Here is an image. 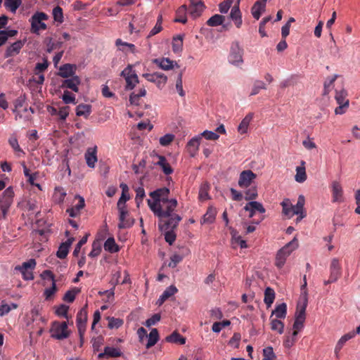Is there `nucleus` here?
Segmentation results:
<instances>
[{"label": "nucleus", "instance_id": "obj_1", "mask_svg": "<svg viewBox=\"0 0 360 360\" xmlns=\"http://www.w3.org/2000/svg\"><path fill=\"white\" fill-rule=\"evenodd\" d=\"M147 202L150 210L159 218V224L163 223V228L167 229L171 227H177L181 220V217L179 214L174 213L178 205L176 199H170L166 201L165 204L161 203L158 205L155 203L150 205V199H148Z\"/></svg>", "mask_w": 360, "mask_h": 360}, {"label": "nucleus", "instance_id": "obj_2", "mask_svg": "<svg viewBox=\"0 0 360 360\" xmlns=\"http://www.w3.org/2000/svg\"><path fill=\"white\" fill-rule=\"evenodd\" d=\"M304 204L305 198L303 195H299L297 202L295 205L291 203L289 199H284L281 203L283 208L282 212L289 219L292 218L295 214H302L303 210H304Z\"/></svg>", "mask_w": 360, "mask_h": 360}, {"label": "nucleus", "instance_id": "obj_3", "mask_svg": "<svg viewBox=\"0 0 360 360\" xmlns=\"http://www.w3.org/2000/svg\"><path fill=\"white\" fill-rule=\"evenodd\" d=\"M298 240L296 238H294L291 241L288 243L278 251L276 256L275 265L278 269H281L284 266L287 258L298 248Z\"/></svg>", "mask_w": 360, "mask_h": 360}, {"label": "nucleus", "instance_id": "obj_4", "mask_svg": "<svg viewBox=\"0 0 360 360\" xmlns=\"http://www.w3.org/2000/svg\"><path fill=\"white\" fill-rule=\"evenodd\" d=\"M14 191L11 186L8 187L0 195L1 219H6L11 206L13 202Z\"/></svg>", "mask_w": 360, "mask_h": 360}, {"label": "nucleus", "instance_id": "obj_5", "mask_svg": "<svg viewBox=\"0 0 360 360\" xmlns=\"http://www.w3.org/2000/svg\"><path fill=\"white\" fill-rule=\"evenodd\" d=\"M49 19V16L44 12H36L30 19L31 23V32L38 34L40 30H45L47 28L45 20Z\"/></svg>", "mask_w": 360, "mask_h": 360}, {"label": "nucleus", "instance_id": "obj_6", "mask_svg": "<svg viewBox=\"0 0 360 360\" xmlns=\"http://www.w3.org/2000/svg\"><path fill=\"white\" fill-rule=\"evenodd\" d=\"M50 332L53 338L59 340L68 338L70 334L68 328V324L65 321H54L52 323Z\"/></svg>", "mask_w": 360, "mask_h": 360}, {"label": "nucleus", "instance_id": "obj_7", "mask_svg": "<svg viewBox=\"0 0 360 360\" xmlns=\"http://www.w3.org/2000/svg\"><path fill=\"white\" fill-rule=\"evenodd\" d=\"M119 212V223L117 227L119 229H129L134 224V219L130 217V214L127 209L126 205L117 206Z\"/></svg>", "mask_w": 360, "mask_h": 360}, {"label": "nucleus", "instance_id": "obj_8", "mask_svg": "<svg viewBox=\"0 0 360 360\" xmlns=\"http://www.w3.org/2000/svg\"><path fill=\"white\" fill-rule=\"evenodd\" d=\"M347 92L345 89L336 91L335 99L338 106L335 109V115H342L346 112L349 105V101L347 98Z\"/></svg>", "mask_w": 360, "mask_h": 360}, {"label": "nucleus", "instance_id": "obj_9", "mask_svg": "<svg viewBox=\"0 0 360 360\" xmlns=\"http://www.w3.org/2000/svg\"><path fill=\"white\" fill-rule=\"evenodd\" d=\"M243 49L240 46L238 41H234L231 44L229 61L234 65H240L243 63Z\"/></svg>", "mask_w": 360, "mask_h": 360}, {"label": "nucleus", "instance_id": "obj_10", "mask_svg": "<svg viewBox=\"0 0 360 360\" xmlns=\"http://www.w3.org/2000/svg\"><path fill=\"white\" fill-rule=\"evenodd\" d=\"M121 76H122L126 81L127 84L125 88L127 90L133 89L139 83L138 76L133 69L132 65H128L127 67L122 71Z\"/></svg>", "mask_w": 360, "mask_h": 360}, {"label": "nucleus", "instance_id": "obj_11", "mask_svg": "<svg viewBox=\"0 0 360 360\" xmlns=\"http://www.w3.org/2000/svg\"><path fill=\"white\" fill-rule=\"evenodd\" d=\"M35 266V259H30L28 261L23 262L21 266H15V270L20 271L25 280L30 281L34 278L32 270Z\"/></svg>", "mask_w": 360, "mask_h": 360}, {"label": "nucleus", "instance_id": "obj_12", "mask_svg": "<svg viewBox=\"0 0 360 360\" xmlns=\"http://www.w3.org/2000/svg\"><path fill=\"white\" fill-rule=\"evenodd\" d=\"M169 195V189L163 187L161 188L156 189L155 191H153L150 193V196L153 200H150V205L153 203L156 204V205L159 204H165V202L169 200L168 198Z\"/></svg>", "mask_w": 360, "mask_h": 360}, {"label": "nucleus", "instance_id": "obj_13", "mask_svg": "<svg viewBox=\"0 0 360 360\" xmlns=\"http://www.w3.org/2000/svg\"><path fill=\"white\" fill-rule=\"evenodd\" d=\"M257 179V174L250 169L243 170L240 173L238 181V186L241 188L250 187Z\"/></svg>", "mask_w": 360, "mask_h": 360}, {"label": "nucleus", "instance_id": "obj_14", "mask_svg": "<svg viewBox=\"0 0 360 360\" xmlns=\"http://www.w3.org/2000/svg\"><path fill=\"white\" fill-rule=\"evenodd\" d=\"M87 321V311L85 309H82L77 314V327L79 335L80 340L82 342L84 335L86 331Z\"/></svg>", "mask_w": 360, "mask_h": 360}, {"label": "nucleus", "instance_id": "obj_15", "mask_svg": "<svg viewBox=\"0 0 360 360\" xmlns=\"http://www.w3.org/2000/svg\"><path fill=\"white\" fill-rule=\"evenodd\" d=\"M142 76L148 82L155 83L159 89H162L167 82V77L160 72L144 73Z\"/></svg>", "mask_w": 360, "mask_h": 360}, {"label": "nucleus", "instance_id": "obj_16", "mask_svg": "<svg viewBox=\"0 0 360 360\" xmlns=\"http://www.w3.org/2000/svg\"><path fill=\"white\" fill-rule=\"evenodd\" d=\"M333 202H342L344 201V192L340 182L333 181L330 184Z\"/></svg>", "mask_w": 360, "mask_h": 360}, {"label": "nucleus", "instance_id": "obj_17", "mask_svg": "<svg viewBox=\"0 0 360 360\" xmlns=\"http://www.w3.org/2000/svg\"><path fill=\"white\" fill-rule=\"evenodd\" d=\"M243 209L245 211L249 212V218H252L255 216L256 212L262 214L266 212L263 205L258 201H250L248 202Z\"/></svg>", "mask_w": 360, "mask_h": 360}, {"label": "nucleus", "instance_id": "obj_18", "mask_svg": "<svg viewBox=\"0 0 360 360\" xmlns=\"http://www.w3.org/2000/svg\"><path fill=\"white\" fill-rule=\"evenodd\" d=\"M81 83L79 77L77 75H74L70 78L65 79L63 81L60 87L64 89H70L75 92L79 91V85Z\"/></svg>", "mask_w": 360, "mask_h": 360}, {"label": "nucleus", "instance_id": "obj_19", "mask_svg": "<svg viewBox=\"0 0 360 360\" xmlns=\"http://www.w3.org/2000/svg\"><path fill=\"white\" fill-rule=\"evenodd\" d=\"M205 8V6L201 0L190 2L189 14L193 18H196L201 15Z\"/></svg>", "mask_w": 360, "mask_h": 360}, {"label": "nucleus", "instance_id": "obj_20", "mask_svg": "<svg viewBox=\"0 0 360 360\" xmlns=\"http://www.w3.org/2000/svg\"><path fill=\"white\" fill-rule=\"evenodd\" d=\"M153 63L164 70H169L174 67L179 68V65L175 61L171 60L167 58H155L153 60Z\"/></svg>", "mask_w": 360, "mask_h": 360}, {"label": "nucleus", "instance_id": "obj_21", "mask_svg": "<svg viewBox=\"0 0 360 360\" xmlns=\"http://www.w3.org/2000/svg\"><path fill=\"white\" fill-rule=\"evenodd\" d=\"M267 0H257L251 8V13L253 18L259 20L262 13L264 12L266 8Z\"/></svg>", "mask_w": 360, "mask_h": 360}, {"label": "nucleus", "instance_id": "obj_22", "mask_svg": "<svg viewBox=\"0 0 360 360\" xmlns=\"http://www.w3.org/2000/svg\"><path fill=\"white\" fill-rule=\"evenodd\" d=\"M201 141V135H198L192 138L187 143V150L191 157H194L198 150Z\"/></svg>", "mask_w": 360, "mask_h": 360}, {"label": "nucleus", "instance_id": "obj_23", "mask_svg": "<svg viewBox=\"0 0 360 360\" xmlns=\"http://www.w3.org/2000/svg\"><path fill=\"white\" fill-rule=\"evenodd\" d=\"M122 355V352L120 349L112 347H105L103 352L99 353L98 355V359L103 358H115L120 357Z\"/></svg>", "mask_w": 360, "mask_h": 360}, {"label": "nucleus", "instance_id": "obj_24", "mask_svg": "<svg viewBox=\"0 0 360 360\" xmlns=\"http://www.w3.org/2000/svg\"><path fill=\"white\" fill-rule=\"evenodd\" d=\"M341 276V265L340 259L338 258H333L330 264V276L336 281Z\"/></svg>", "mask_w": 360, "mask_h": 360}, {"label": "nucleus", "instance_id": "obj_25", "mask_svg": "<svg viewBox=\"0 0 360 360\" xmlns=\"http://www.w3.org/2000/svg\"><path fill=\"white\" fill-rule=\"evenodd\" d=\"M230 18L233 21L237 28H240L243 24L242 13L239 8V4L234 5L230 12Z\"/></svg>", "mask_w": 360, "mask_h": 360}, {"label": "nucleus", "instance_id": "obj_26", "mask_svg": "<svg viewBox=\"0 0 360 360\" xmlns=\"http://www.w3.org/2000/svg\"><path fill=\"white\" fill-rule=\"evenodd\" d=\"M96 153V146L89 148L85 153L84 157L86 162L90 168L95 167L96 162L98 160Z\"/></svg>", "mask_w": 360, "mask_h": 360}, {"label": "nucleus", "instance_id": "obj_27", "mask_svg": "<svg viewBox=\"0 0 360 360\" xmlns=\"http://www.w3.org/2000/svg\"><path fill=\"white\" fill-rule=\"evenodd\" d=\"M24 41L21 40H18L13 43L11 46H9L5 52V58H9L11 56H16L18 54L24 46Z\"/></svg>", "mask_w": 360, "mask_h": 360}, {"label": "nucleus", "instance_id": "obj_28", "mask_svg": "<svg viewBox=\"0 0 360 360\" xmlns=\"http://www.w3.org/2000/svg\"><path fill=\"white\" fill-rule=\"evenodd\" d=\"M287 314V305L283 302L276 306L272 311L270 319H284Z\"/></svg>", "mask_w": 360, "mask_h": 360}, {"label": "nucleus", "instance_id": "obj_29", "mask_svg": "<svg viewBox=\"0 0 360 360\" xmlns=\"http://www.w3.org/2000/svg\"><path fill=\"white\" fill-rule=\"evenodd\" d=\"M305 162L302 160L300 165L296 167V174L295 175V180L297 183H303L307 180V176L306 173Z\"/></svg>", "mask_w": 360, "mask_h": 360}, {"label": "nucleus", "instance_id": "obj_30", "mask_svg": "<svg viewBox=\"0 0 360 360\" xmlns=\"http://www.w3.org/2000/svg\"><path fill=\"white\" fill-rule=\"evenodd\" d=\"M216 215H217L216 208L214 207L213 206H210L207 208L206 213L202 216V217L200 220V224H212L215 221Z\"/></svg>", "mask_w": 360, "mask_h": 360}, {"label": "nucleus", "instance_id": "obj_31", "mask_svg": "<svg viewBox=\"0 0 360 360\" xmlns=\"http://www.w3.org/2000/svg\"><path fill=\"white\" fill-rule=\"evenodd\" d=\"M34 110L32 108H24L20 110H17L15 115V120H22L24 122L29 121L32 119Z\"/></svg>", "mask_w": 360, "mask_h": 360}, {"label": "nucleus", "instance_id": "obj_32", "mask_svg": "<svg viewBox=\"0 0 360 360\" xmlns=\"http://www.w3.org/2000/svg\"><path fill=\"white\" fill-rule=\"evenodd\" d=\"M307 304V292H304V303L303 304H298L295 314V319L305 321V311Z\"/></svg>", "mask_w": 360, "mask_h": 360}, {"label": "nucleus", "instance_id": "obj_33", "mask_svg": "<svg viewBox=\"0 0 360 360\" xmlns=\"http://www.w3.org/2000/svg\"><path fill=\"white\" fill-rule=\"evenodd\" d=\"M75 66L69 63L62 65L59 68L58 75L63 78H69L74 76Z\"/></svg>", "mask_w": 360, "mask_h": 360}, {"label": "nucleus", "instance_id": "obj_34", "mask_svg": "<svg viewBox=\"0 0 360 360\" xmlns=\"http://www.w3.org/2000/svg\"><path fill=\"white\" fill-rule=\"evenodd\" d=\"M159 228L162 231L165 232V239L169 244L172 245L176 240V233L174 230L176 227H171L168 229L163 228V223L159 224Z\"/></svg>", "mask_w": 360, "mask_h": 360}, {"label": "nucleus", "instance_id": "obj_35", "mask_svg": "<svg viewBox=\"0 0 360 360\" xmlns=\"http://www.w3.org/2000/svg\"><path fill=\"white\" fill-rule=\"evenodd\" d=\"M157 157L158 158V161L156 165L161 167L165 174H171L173 172V169L171 167L165 157L162 155H157Z\"/></svg>", "mask_w": 360, "mask_h": 360}, {"label": "nucleus", "instance_id": "obj_36", "mask_svg": "<svg viewBox=\"0 0 360 360\" xmlns=\"http://www.w3.org/2000/svg\"><path fill=\"white\" fill-rule=\"evenodd\" d=\"M253 118V114L252 113H248L240 122L238 127V131L241 134H244L247 133L249 125L250 122L252 121Z\"/></svg>", "mask_w": 360, "mask_h": 360}, {"label": "nucleus", "instance_id": "obj_37", "mask_svg": "<svg viewBox=\"0 0 360 360\" xmlns=\"http://www.w3.org/2000/svg\"><path fill=\"white\" fill-rule=\"evenodd\" d=\"M354 335L355 333L354 332H352L347 333L340 338L335 348V354L337 358L339 357L338 354L341 349L342 348V347L344 346V345L345 344V342L349 340L352 339V338H354Z\"/></svg>", "mask_w": 360, "mask_h": 360}, {"label": "nucleus", "instance_id": "obj_38", "mask_svg": "<svg viewBox=\"0 0 360 360\" xmlns=\"http://www.w3.org/2000/svg\"><path fill=\"white\" fill-rule=\"evenodd\" d=\"M210 186L207 182L202 183L199 189L198 199L200 201H206L210 198L209 191Z\"/></svg>", "mask_w": 360, "mask_h": 360}, {"label": "nucleus", "instance_id": "obj_39", "mask_svg": "<svg viewBox=\"0 0 360 360\" xmlns=\"http://www.w3.org/2000/svg\"><path fill=\"white\" fill-rule=\"evenodd\" d=\"M146 94L145 88H141L139 90L138 93L133 92L129 96V102L131 105H139L140 100Z\"/></svg>", "mask_w": 360, "mask_h": 360}, {"label": "nucleus", "instance_id": "obj_40", "mask_svg": "<svg viewBox=\"0 0 360 360\" xmlns=\"http://www.w3.org/2000/svg\"><path fill=\"white\" fill-rule=\"evenodd\" d=\"M275 300V292L274 289L270 287H267L264 290V302L266 305L267 308L271 307Z\"/></svg>", "mask_w": 360, "mask_h": 360}, {"label": "nucleus", "instance_id": "obj_41", "mask_svg": "<svg viewBox=\"0 0 360 360\" xmlns=\"http://www.w3.org/2000/svg\"><path fill=\"white\" fill-rule=\"evenodd\" d=\"M91 112V106L88 104H79L76 108L77 116L88 117Z\"/></svg>", "mask_w": 360, "mask_h": 360}, {"label": "nucleus", "instance_id": "obj_42", "mask_svg": "<svg viewBox=\"0 0 360 360\" xmlns=\"http://www.w3.org/2000/svg\"><path fill=\"white\" fill-rule=\"evenodd\" d=\"M187 8L185 5L181 6L176 12L175 22L185 24L187 22L186 18Z\"/></svg>", "mask_w": 360, "mask_h": 360}, {"label": "nucleus", "instance_id": "obj_43", "mask_svg": "<svg viewBox=\"0 0 360 360\" xmlns=\"http://www.w3.org/2000/svg\"><path fill=\"white\" fill-rule=\"evenodd\" d=\"M271 329L274 331H276L278 334H283L284 332V323L281 320L276 319H270Z\"/></svg>", "mask_w": 360, "mask_h": 360}, {"label": "nucleus", "instance_id": "obj_44", "mask_svg": "<svg viewBox=\"0 0 360 360\" xmlns=\"http://www.w3.org/2000/svg\"><path fill=\"white\" fill-rule=\"evenodd\" d=\"M165 340L168 342L179 343L180 345H184L186 343V338L176 331L173 332L170 335L166 337Z\"/></svg>", "mask_w": 360, "mask_h": 360}, {"label": "nucleus", "instance_id": "obj_45", "mask_svg": "<svg viewBox=\"0 0 360 360\" xmlns=\"http://www.w3.org/2000/svg\"><path fill=\"white\" fill-rule=\"evenodd\" d=\"M66 196V192L62 187H56L53 194V201L56 203H61L63 202Z\"/></svg>", "mask_w": 360, "mask_h": 360}, {"label": "nucleus", "instance_id": "obj_46", "mask_svg": "<svg viewBox=\"0 0 360 360\" xmlns=\"http://www.w3.org/2000/svg\"><path fill=\"white\" fill-rule=\"evenodd\" d=\"M184 35H177L172 40V51L174 53H180L183 49Z\"/></svg>", "mask_w": 360, "mask_h": 360}, {"label": "nucleus", "instance_id": "obj_47", "mask_svg": "<svg viewBox=\"0 0 360 360\" xmlns=\"http://www.w3.org/2000/svg\"><path fill=\"white\" fill-rule=\"evenodd\" d=\"M104 249L111 253H115L119 251V246L116 244L113 238H108L104 243Z\"/></svg>", "mask_w": 360, "mask_h": 360}, {"label": "nucleus", "instance_id": "obj_48", "mask_svg": "<svg viewBox=\"0 0 360 360\" xmlns=\"http://www.w3.org/2000/svg\"><path fill=\"white\" fill-rule=\"evenodd\" d=\"M224 20L225 17L224 15L215 14L208 19L207 25L210 27H216L222 25Z\"/></svg>", "mask_w": 360, "mask_h": 360}, {"label": "nucleus", "instance_id": "obj_49", "mask_svg": "<svg viewBox=\"0 0 360 360\" xmlns=\"http://www.w3.org/2000/svg\"><path fill=\"white\" fill-rule=\"evenodd\" d=\"M258 196V189L257 186H252L245 191V199L249 202L255 201Z\"/></svg>", "mask_w": 360, "mask_h": 360}, {"label": "nucleus", "instance_id": "obj_50", "mask_svg": "<svg viewBox=\"0 0 360 360\" xmlns=\"http://www.w3.org/2000/svg\"><path fill=\"white\" fill-rule=\"evenodd\" d=\"M148 342L146 344V348H150L153 346H154L158 341L159 340V334H158V331L156 328H153L148 336Z\"/></svg>", "mask_w": 360, "mask_h": 360}, {"label": "nucleus", "instance_id": "obj_51", "mask_svg": "<svg viewBox=\"0 0 360 360\" xmlns=\"http://www.w3.org/2000/svg\"><path fill=\"white\" fill-rule=\"evenodd\" d=\"M22 4V0H4V6L15 13Z\"/></svg>", "mask_w": 360, "mask_h": 360}, {"label": "nucleus", "instance_id": "obj_52", "mask_svg": "<svg viewBox=\"0 0 360 360\" xmlns=\"http://www.w3.org/2000/svg\"><path fill=\"white\" fill-rule=\"evenodd\" d=\"M120 188H122V195L117 202V205L120 204V206H122V205H126V201L129 200V188L126 184H121Z\"/></svg>", "mask_w": 360, "mask_h": 360}, {"label": "nucleus", "instance_id": "obj_53", "mask_svg": "<svg viewBox=\"0 0 360 360\" xmlns=\"http://www.w3.org/2000/svg\"><path fill=\"white\" fill-rule=\"evenodd\" d=\"M115 45L118 47V49L121 51H125V47L129 48L130 51L133 53H136V47L133 44L123 41L120 39H117L115 41Z\"/></svg>", "mask_w": 360, "mask_h": 360}, {"label": "nucleus", "instance_id": "obj_54", "mask_svg": "<svg viewBox=\"0 0 360 360\" xmlns=\"http://www.w3.org/2000/svg\"><path fill=\"white\" fill-rule=\"evenodd\" d=\"M231 240L233 245L238 244L240 245V248H246L248 247L246 241L242 239L241 236H239L236 231L233 230L231 231Z\"/></svg>", "mask_w": 360, "mask_h": 360}, {"label": "nucleus", "instance_id": "obj_55", "mask_svg": "<svg viewBox=\"0 0 360 360\" xmlns=\"http://www.w3.org/2000/svg\"><path fill=\"white\" fill-rule=\"evenodd\" d=\"M79 292V290L77 289V288H74L72 290H68L65 292L63 297V300L70 303L72 302L75 300L76 295Z\"/></svg>", "mask_w": 360, "mask_h": 360}, {"label": "nucleus", "instance_id": "obj_56", "mask_svg": "<svg viewBox=\"0 0 360 360\" xmlns=\"http://www.w3.org/2000/svg\"><path fill=\"white\" fill-rule=\"evenodd\" d=\"M338 77L337 75L328 77L324 82V92L325 95L328 94L333 86V83Z\"/></svg>", "mask_w": 360, "mask_h": 360}, {"label": "nucleus", "instance_id": "obj_57", "mask_svg": "<svg viewBox=\"0 0 360 360\" xmlns=\"http://www.w3.org/2000/svg\"><path fill=\"white\" fill-rule=\"evenodd\" d=\"M297 335V331H293L291 335H287L283 342V345L286 348L292 347L297 340V338H296Z\"/></svg>", "mask_w": 360, "mask_h": 360}, {"label": "nucleus", "instance_id": "obj_58", "mask_svg": "<svg viewBox=\"0 0 360 360\" xmlns=\"http://www.w3.org/2000/svg\"><path fill=\"white\" fill-rule=\"evenodd\" d=\"M53 18L54 20L58 23L63 22V9L60 6H56L53 9Z\"/></svg>", "mask_w": 360, "mask_h": 360}, {"label": "nucleus", "instance_id": "obj_59", "mask_svg": "<svg viewBox=\"0 0 360 360\" xmlns=\"http://www.w3.org/2000/svg\"><path fill=\"white\" fill-rule=\"evenodd\" d=\"M266 86L264 82L257 80L255 82L253 87L252 89V91L250 92V96H255L259 94L260 90L262 89H266Z\"/></svg>", "mask_w": 360, "mask_h": 360}, {"label": "nucleus", "instance_id": "obj_60", "mask_svg": "<svg viewBox=\"0 0 360 360\" xmlns=\"http://www.w3.org/2000/svg\"><path fill=\"white\" fill-rule=\"evenodd\" d=\"M69 247L66 245L65 243H62L56 252V255L60 259H64L67 257L68 252H69Z\"/></svg>", "mask_w": 360, "mask_h": 360}, {"label": "nucleus", "instance_id": "obj_61", "mask_svg": "<svg viewBox=\"0 0 360 360\" xmlns=\"http://www.w3.org/2000/svg\"><path fill=\"white\" fill-rule=\"evenodd\" d=\"M62 99L65 104H69V103L75 104L76 103L75 96L73 95L72 93H70L68 91H64V93L62 96Z\"/></svg>", "mask_w": 360, "mask_h": 360}, {"label": "nucleus", "instance_id": "obj_62", "mask_svg": "<svg viewBox=\"0 0 360 360\" xmlns=\"http://www.w3.org/2000/svg\"><path fill=\"white\" fill-rule=\"evenodd\" d=\"M174 139V135L172 134H167L160 138V144L162 146H167L169 145Z\"/></svg>", "mask_w": 360, "mask_h": 360}, {"label": "nucleus", "instance_id": "obj_63", "mask_svg": "<svg viewBox=\"0 0 360 360\" xmlns=\"http://www.w3.org/2000/svg\"><path fill=\"white\" fill-rule=\"evenodd\" d=\"M69 310V307L65 304H60L56 309V314L58 316L64 317L68 319V312Z\"/></svg>", "mask_w": 360, "mask_h": 360}, {"label": "nucleus", "instance_id": "obj_64", "mask_svg": "<svg viewBox=\"0 0 360 360\" xmlns=\"http://www.w3.org/2000/svg\"><path fill=\"white\" fill-rule=\"evenodd\" d=\"M264 360H275V355L271 347H266L263 349Z\"/></svg>", "mask_w": 360, "mask_h": 360}]
</instances>
